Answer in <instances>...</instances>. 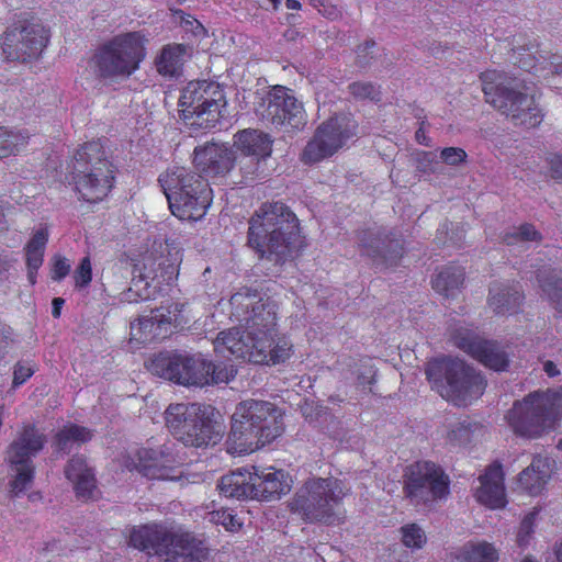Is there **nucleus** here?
<instances>
[{
    "label": "nucleus",
    "mask_w": 562,
    "mask_h": 562,
    "mask_svg": "<svg viewBox=\"0 0 562 562\" xmlns=\"http://www.w3.org/2000/svg\"><path fill=\"white\" fill-rule=\"evenodd\" d=\"M233 315L244 327L221 331L214 340V350L228 352L237 359L256 364H277L292 355V344L285 337L276 336L277 305L270 297L257 291L244 289L231 297Z\"/></svg>",
    "instance_id": "1"
},
{
    "label": "nucleus",
    "mask_w": 562,
    "mask_h": 562,
    "mask_svg": "<svg viewBox=\"0 0 562 562\" xmlns=\"http://www.w3.org/2000/svg\"><path fill=\"white\" fill-rule=\"evenodd\" d=\"M299 233L295 214L282 202L265 203L249 222L248 244L276 263L291 256Z\"/></svg>",
    "instance_id": "2"
},
{
    "label": "nucleus",
    "mask_w": 562,
    "mask_h": 562,
    "mask_svg": "<svg viewBox=\"0 0 562 562\" xmlns=\"http://www.w3.org/2000/svg\"><path fill=\"white\" fill-rule=\"evenodd\" d=\"M283 431V416L270 402L246 400L240 402L232 416L228 441L237 453L254 452L271 442Z\"/></svg>",
    "instance_id": "3"
},
{
    "label": "nucleus",
    "mask_w": 562,
    "mask_h": 562,
    "mask_svg": "<svg viewBox=\"0 0 562 562\" xmlns=\"http://www.w3.org/2000/svg\"><path fill=\"white\" fill-rule=\"evenodd\" d=\"M480 80L486 102L514 124L526 127L540 124L542 114L535 100L533 87L525 79L498 70H486L480 75Z\"/></svg>",
    "instance_id": "4"
},
{
    "label": "nucleus",
    "mask_w": 562,
    "mask_h": 562,
    "mask_svg": "<svg viewBox=\"0 0 562 562\" xmlns=\"http://www.w3.org/2000/svg\"><path fill=\"white\" fill-rule=\"evenodd\" d=\"M158 180L175 216L182 221L204 217L213 194L202 176L184 167H172L160 175Z\"/></svg>",
    "instance_id": "5"
},
{
    "label": "nucleus",
    "mask_w": 562,
    "mask_h": 562,
    "mask_svg": "<svg viewBox=\"0 0 562 562\" xmlns=\"http://www.w3.org/2000/svg\"><path fill=\"white\" fill-rule=\"evenodd\" d=\"M426 375L441 397L458 406H465L480 397L486 386L483 376L458 358L428 362Z\"/></svg>",
    "instance_id": "6"
},
{
    "label": "nucleus",
    "mask_w": 562,
    "mask_h": 562,
    "mask_svg": "<svg viewBox=\"0 0 562 562\" xmlns=\"http://www.w3.org/2000/svg\"><path fill=\"white\" fill-rule=\"evenodd\" d=\"M562 415V391H536L517 401L506 419L515 434L537 438L554 428Z\"/></svg>",
    "instance_id": "7"
},
{
    "label": "nucleus",
    "mask_w": 562,
    "mask_h": 562,
    "mask_svg": "<svg viewBox=\"0 0 562 562\" xmlns=\"http://www.w3.org/2000/svg\"><path fill=\"white\" fill-rule=\"evenodd\" d=\"M145 56L144 36L139 32H127L100 45L90 65L99 78L126 79L139 68Z\"/></svg>",
    "instance_id": "8"
},
{
    "label": "nucleus",
    "mask_w": 562,
    "mask_h": 562,
    "mask_svg": "<svg viewBox=\"0 0 562 562\" xmlns=\"http://www.w3.org/2000/svg\"><path fill=\"white\" fill-rule=\"evenodd\" d=\"M213 411L199 403L170 404L165 412L166 425L184 446L215 445L221 439L222 427L212 418Z\"/></svg>",
    "instance_id": "9"
},
{
    "label": "nucleus",
    "mask_w": 562,
    "mask_h": 562,
    "mask_svg": "<svg viewBox=\"0 0 562 562\" xmlns=\"http://www.w3.org/2000/svg\"><path fill=\"white\" fill-rule=\"evenodd\" d=\"M348 492L345 482L336 477H311L296 491L290 508L304 521L333 522Z\"/></svg>",
    "instance_id": "10"
},
{
    "label": "nucleus",
    "mask_w": 562,
    "mask_h": 562,
    "mask_svg": "<svg viewBox=\"0 0 562 562\" xmlns=\"http://www.w3.org/2000/svg\"><path fill=\"white\" fill-rule=\"evenodd\" d=\"M112 164L99 142L86 143L75 155L74 181L80 198L89 203L103 200L112 188Z\"/></svg>",
    "instance_id": "11"
},
{
    "label": "nucleus",
    "mask_w": 562,
    "mask_h": 562,
    "mask_svg": "<svg viewBox=\"0 0 562 562\" xmlns=\"http://www.w3.org/2000/svg\"><path fill=\"white\" fill-rule=\"evenodd\" d=\"M46 436L34 425L25 424L15 434L4 451V462L12 472L10 494L18 497L33 483L35 464L33 459L44 449Z\"/></svg>",
    "instance_id": "12"
},
{
    "label": "nucleus",
    "mask_w": 562,
    "mask_h": 562,
    "mask_svg": "<svg viewBox=\"0 0 562 562\" xmlns=\"http://www.w3.org/2000/svg\"><path fill=\"white\" fill-rule=\"evenodd\" d=\"M226 101L215 82L191 81L182 90L179 106L184 124L191 130H211L222 117Z\"/></svg>",
    "instance_id": "13"
},
{
    "label": "nucleus",
    "mask_w": 562,
    "mask_h": 562,
    "mask_svg": "<svg viewBox=\"0 0 562 562\" xmlns=\"http://www.w3.org/2000/svg\"><path fill=\"white\" fill-rule=\"evenodd\" d=\"M449 477L430 461H418L406 468L404 491L414 505H430L449 495Z\"/></svg>",
    "instance_id": "14"
},
{
    "label": "nucleus",
    "mask_w": 562,
    "mask_h": 562,
    "mask_svg": "<svg viewBox=\"0 0 562 562\" xmlns=\"http://www.w3.org/2000/svg\"><path fill=\"white\" fill-rule=\"evenodd\" d=\"M258 117L276 128L299 130L306 123V114L301 102L283 86L270 89L257 103Z\"/></svg>",
    "instance_id": "15"
},
{
    "label": "nucleus",
    "mask_w": 562,
    "mask_h": 562,
    "mask_svg": "<svg viewBox=\"0 0 562 562\" xmlns=\"http://www.w3.org/2000/svg\"><path fill=\"white\" fill-rule=\"evenodd\" d=\"M207 360L201 355L161 352L151 359L149 371L182 385L207 384Z\"/></svg>",
    "instance_id": "16"
},
{
    "label": "nucleus",
    "mask_w": 562,
    "mask_h": 562,
    "mask_svg": "<svg viewBox=\"0 0 562 562\" xmlns=\"http://www.w3.org/2000/svg\"><path fill=\"white\" fill-rule=\"evenodd\" d=\"M356 134V123L347 116H334L323 122L306 144L301 160L316 164L333 156Z\"/></svg>",
    "instance_id": "17"
},
{
    "label": "nucleus",
    "mask_w": 562,
    "mask_h": 562,
    "mask_svg": "<svg viewBox=\"0 0 562 562\" xmlns=\"http://www.w3.org/2000/svg\"><path fill=\"white\" fill-rule=\"evenodd\" d=\"M48 38V31L42 24L19 21L4 33L2 50L7 59L24 63L37 58Z\"/></svg>",
    "instance_id": "18"
},
{
    "label": "nucleus",
    "mask_w": 562,
    "mask_h": 562,
    "mask_svg": "<svg viewBox=\"0 0 562 562\" xmlns=\"http://www.w3.org/2000/svg\"><path fill=\"white\" fill-rule=\"evenodd\" d=\"M136 457L135 469L150 480L179 481L181 485L189 482L180 469L183 459L173 445H164L157 449L140 448Z\"/></svg>",
    "instance_id": "19"
},
{
    "label": "nucleus",
    "mask_w": 562,
    "mask_h": 562,
    "mask_svg": "<svg viewBox=\"0 0 562 562\" xmlns=\"http://www.w3.org/2000/svg\"><path fill=\"white\" fill-rule=\"evenodd\" d=\"M130 544L148 554L166 555L164 562H201L200 558L184 548L170 549L173 536L157 525L134 528L130 533Z\"/></svg>",
    "instance_id": "20"
},
{
    "label": "nucleus",
    "mask_w": 562,
    "mask_h": 562,
    "mask_svg": "<svg viewBox=\"0 0 562 562\" xmlns=\"http://www.w3.org/2000/svg\"><path fill=\"white\" fill-rule=\"evenodd\" d=\"M360 252L375 265L394 266L404 254V243L383 228L360 231L357 235Z\"/></svg>",
    "instance_id": "21"
},
{
    "label": "nucleus",
    "mask_w": 562,
    "mask_h": 562,
    "mask_svg": "<svg viewBox=\"0 0 562 562\" xmlns=\"http://www.w3.org/2000/svg\"><path fill=\"white\" fill-rule=\"evenodd\" d=\"M453 340L458 348L471 355L485 367L494 371H504L508 368V353L499 344L481 339L469 330H458Z\"/></svg>",
    "instance_id": "22"
},
{
    "label": "nucleus",
    "mask_w": 562,
    "mask_h": 562,
    "mask_svg": "<svg viewBox=\"0 0 562 562\" xmlns=\"http://www.w3.org/2000/svg\"><path fill=\"white\" fill-rule=\"evenodd\" d=\"M235 151L225 144L207 143L195 147L194 165L207 175H225L234 166Z\"/></svg>",
    "instance_id": "23"
},
{
    "label": "nucleus",
    "mask_w": 562,
    "mask_h": 562,
    "mask_svg": "<svg viewBox=\"0 0 562 562\" xmlns=\"http://www.w3.org/2000/svg\"><path fill=\"white\" fill-rule=\"evenodd\" d=\"M172 319L164 308H157L151 315L144 316L131 324V340L138 344H149L166 338L170 333Z\"/></svg>",
    "instance_id": "24"
},
{
    "label": "nucleus",
    "mask_w": 562,
    "mask_h": 562,
    "mask_svg": "<svg viewBox=\"0 0 562 562\" xmlns=\"http://www.w3.org/2000/svg\"><path fill=\"white\" fill-rule=\"evenodd\" d=\"M290 488L286 474L282 470L270 468L251 472V498L260 501L277 499L288 493Z\"/></svg>",
    "instance_id": "25"
},
{
    "label": "nucleus",
    "mask_w": 562,
    "mask_h": 562,
    "mask_svg": "<svg viewBox=\"0 0 562 562\" xmlns=\"http://www.w3.org/2000/svg\"><path fill=\"white\" fill-rule=\"evenodd\" d=\"M512 59L515 65L526 71L541 72L548 70L551 74H562L561 57L548 52H539L537 45L515 49Z\"/></svg>",
    "instance_id": "26"
},
{
    "label": "nucleus",
    "mask_w": 562,
    "mask_h": 562,
    "mask_svg": "<svg viewBox=\"0 0 562 562\" xmlns=\"http://www.w3.org/2000/svg\"><path fill=\"white\" fill-rule=\"evenodd\" d=\"M479 480L481 485L476 490L477 501L491 508L503 507L506 501L504 475L501 464L490 465Z\"/></svg>",
    "instance_id": "27"
},
{
    "label": "nucleus",
    "mask_w": 562,
    "mask_h": 562,
    "mask_svg": "<svg viewBox=\"0 0 562 562\" xmlns=\"http://www.w3.org/2000/svg\"><path fill=\"white\" fill-rule=\"evenodd\" d=\"M273 140L269 134L259 130H244L235 135L234 145L241 154L252 157L259 165L270 157Z\"/></svg>",
    "instance_id": "28"
},
{
    "label": "nucleus",
    "mask_w": 562,
    "mask_h": 562,
    "mask_svg": "<svg viewBox=\"0 0 562 562\" xmlns=\"http://www.w3.org/2000/svg\"><path fill=\"white\" fill-rule=\"evenodd\" d=\"M553 472L552 460L548 457H536L529 467L520 472L518 484L531 496L541 494Z\"/></svg>",
    "instance_id": "29"
},
{
    "label": "nucleus",
    "mask_w": 562,
    "mask_h": 562,
    "mask_svg": "<svg viewBox=\"0 0 562 562\" xmlns=\"http://www.w3.org/2000/svg\"><path fill=\"white\" fill-rule=\"evenodd\" d=\"M64 472L67 480L72 483L77 497L88 499L93 496L97 481L93 470L83 457H72L66 464Z\"/></svg>",
    "instance_id": "30"
},
{
    "label": "nucleus",
    "mask_w": 562,
    "mask_h": 562,
    "mask_svg": "<svg viewBox=\"0 0 562 562\" xmlns=\"http://www.w3.org/2000/svg\"><path fill=\"white\" fill-rule=\"evenodd\" d=\"M522 299L516 285L495 283L490 289L488 304L496 314L515 313Z\"/></svg>",
    "instance_id": "31"
},
{
    "label": "nucleus",
    "mask_w": 562,
    "mask_h": 562,
    "mask_svg": "<svg viewBox=\"0 0 562 562\" xmlns=\"http://www.w3.org/2000/svg\"><path fill=\"white\" fill-rule=\"evenodd\" d=\"M217 487L225 497L251 498V472L236 471L223 475Z\"/></svg>",
    "instance_id": "32"
},
{
    "label": "nucleus",
    "mask_w": 562,
    "mask_h": 562,
    "mask_svg": "<svg viewBox=\"0 0 562 562\" xmlns=\"http://www.w3.org/2000/svg\"><path fill=\"white\" fill-rule=\"evenodd\" d=\"M48 233L45 228L36 231L25 246L27 278L31 284L36 282V272L43 265Z\"/></svg>",
    "instance_id": "33"
},
{
    "label": "nucleus",
    "mask_w": 562,
    "mask_h": 562,
    "mask_svg": "<svg viewBox=\"0 0 562 562\" xmlns=\"http://www.w3.org/2000/svg\"><path fill=\"white\" fill-rule=\"evenodd\" d=\"M184 47L166 45L155 59L157 71L166 78H178L182 72Z\"/></svg>",
    "instance_id": "34"
},
{
    "label": "nucleus",
    "mask_w": 562,
    "mask_h": 562,
    "mask_svg": "<svg viewBox=\"0 0 562 562\" xmlns=\"http://www.w3.org/2000/svg\"><path fill=\"white\" fill-rule=\"evenodd\" d=\"M464 281V270L460 266H447L432 279V288L447 297L454 296Z\"/></svg>",
    "instance_id": "35"
},
{
    "label": "nucleus",
    "mask_w": 562,
    "mask_h": 562,
    "mask_svg": "<svg viewBox=\"0 0 562 562\" xmlns=\"http://www.w3.org/2000/svg\"><path fill=\"white\" fill-rule=\"evenodd\" d=\"M91 431L82 426L69 424L64 426L55 437V447L57 451L69 453L82 443L89 441Z\"/></svg>",
    "instance_id": "36"
},
{
    "label": "nucleus",
    "mask_w": 562,
    "mask_h": 562,
    "mask_svg": "<svg viewBox=\"0 0 562 562\" xmlns=\"http://www.w3.org/2000/svg\"><path fill=\"white\" fill-rule=\"evenodd\" d=\"M457 559L459 562H496L498 552L486 541L468 542L461 548Z\"/></svg>",
    "instance_id": "37"
},
{
    "label": "nucleus",
    "mask_w": 562,
    "mask_h": 562,
    "mask_svg": "<svg viewBox=\"0 0 562 562\" xmlns=\"http://www.w3.org/2000/svg\"><path fill=\"white\" fill-rule=\"evenodd\" d=\"M539 286L553 307L562 314V278L549 270H541L537 274Z\"/></svg>",
    "instance_id": "38"
},
{
    "label": "nucleus",
    "mask_w": 562,
    "mask_h": 562,
    "mask_svg": "<svg viewBox=\"0 0 562 562\" xmlns=\"http://www.w3.org/2000/svg\"><path fill=\"white\" fill-rule=\"evenodd\" d=\"M27 133L8 126H0V158L16 155L26 144Z\"/></svg>",
    "instance_id": "39"
},
{
    "label": "nucleus",
    "mask_w": 562,
    "mask_h": 562,
    "mask_svg": "<svg viewBox=\"0 0 562 562\" xmlns=\"http://www.w3.org/2000/svg\"><path fill=\"white\" fill-rule=\"evenodd\" d=\"M540 234L530 224H524L519 227H513L502 236L503 243L507 245H515L520 241L538 240Z\"/></svg>",
    "instance_id": "40"
},
{
    "label": "nucleus",
    "mask_w": 562,
    "mask_h": 562,
    "mask_svg": "<svg viewBox=\"0 0 562 562\" xmlns=\"http://www.w3.org/2000/svg\"><path fill=\"white\" fill-rule=\"evenodd\" d=\"M402 542L409 549H422L427 541L425 531L417 524H407L401 528Z\"/></svg>",
    "instance_id": "41"
},
{
    "label": "nucleus",
    "mask_w": 562,
    "mask_h": 562,
    "mask_svg": "<svg viewBox=\"0 0 562 562\" xmlns=\"http://www.w3.org/2000/svg\"><path fill=\"white\" fill-rule=\"evenodd\" d=\"M351 373L356 376L357 384L361 387H366L375 381L376 370L370 359H361L353 363Z\"/></svg>",
    "instance_id": "42"
},
{
    "label": "nucleus",
    "mask_w": 562,
    "mask_h": 562,
    "mask_svg": "<svg viewBox=\"0 0 562 562\" xmlns=\"http://www.w3.org/2000/svg\"><path fill=\"white\" fill-rule=\"evenodd\" d=\"M538 513L537 509H533L522 518L516 537L518 547L524 549L530 543L532 533L535 532Z\"/></svg>",
    "instance_id": "43"
},
{
    "label": "nucleus",
    "mask_w": 562,
    "mask_h": 562,
    "mask_svg": "<svg viewBox=\"0 0 562 562\" xmlns=\"http://www.w3.org/2000/svg\"><path fill=\"white\" fill-rule=\"evenodd\" d=\"M207 384L212 383H227L232 380L236 370L233 366H226L223 363L215 364L211 361H207Z\"/></svg>",
    "instance_id": "44"
},
{
    "label": "nucleus",
    "mask_w": 562,
    "mask_h": 562,
    "mask_svg": "<svg viewBox=\"0 0 562 562\" xmlns=\"http://www.w3.org/2000/svg\"><path fill=\"white\" fill-rule=\"evenodd\" d=\"M349 92L359 100H372L378 101L380 98L379 89L371 82H352L348 87Z\"/></svg>",
    "instance_id": "45"
},
{
    "label": "nucleus",
    "mask_w": 562,
    "mask_h": 562,
    "mask_svg": "<svg viewBox=\"0 0 562 562\" xmlns=\"http://www.w3.org/2000/svg\"><path fill=\"white\" fill-rule=\"evenodd\" d=\"M210 520L216 525H222L228 531H236L241 527V522L229 509H220L210 513Z\"/></svg>",
    "instance_id": "46"
},
{
    "label": "nucleus",
    "mask_w": 562,
    "mask_h": 562,
    "mask_svg": "<svg viewBox=\"0 0 562 562\" xmlns=\"http://www.w3.org/2000/svg\"><path fill=\"white\" fill-rule=\"evenodd\" d=\"M376 53V43L374 41H366V43L358 47L356 63L360 68L370 67L373 65Z\"/></svg>",
    "instance_id": "47"
},
{
    "label": "nucleus",
    "mask_w": 562,
    "mask_h": 562,
    "mask_svg": "<svg viewBox=\"0 0 562 562\" xmlns=\"http://www.w3.org/2000/svg\"><path fill=\"white\" fill-rule=\"evenodd\" d=\"M470 431L462 423H454L450 425V429L447 432V439L452 445H463L469 441Z\"/></svg>",
    "instance_id": "48"
},
{
    "label": "nucleus",
    "mask_w": 562,
    "mask_h": 562,
    "mask_svg": "<svg viewBox=\"0 0 562 562\" xmlns=\"http://www.w3.org/2000/svg\"><path fill=\"white\" fill-rule=\"evenodd\" d=\"M92 278L91 262L89 257L81 259L79 267L75 272L76 285L79 288L87 286Z\"/></svg>",
    "instance_id": "49"
},
{
    "label": "nucleus",
    "mask_w": 562,
    "mask_h": 562,
    "mask_svg": "<svg viewBox=\"0 0 562 562\" xmlns=\"http://www.w3.org/2000/svg\"><path fill=\"white\" fill-rule=\"evenodd\" d=\"M442 161L450 166H458L465 161L467 153L460 147H446L441 150Z\"/></svg>",
    "instance_id": "50"
},
{
    "label": "nucleus",
    "mask_w": 562,
    "mask_h": 562,
    "mask_svg": "<svg viewBox=\"0 0 562 562\" xmlns=\"http://www.w3.org/2000/svg\"><path fill=\"white\" fill-rule=\"evenodd\" d=\"M34 373L33 367L29 362H18L13 371V385L23 384Z\"/></svg>",
    "instance_id": "51"
},
{
    "label": "nucleus",
    "mask_w": 562,
    "mask_h": 562,
    "mask_svg": "<svg viewBox=\"0 0 562 562\" xmlns=\"http://www.w3.org/2000/svg\"><path fill=\"white\" fill-rule=\"evenodd\" d=\"M69 271L70 265L67 259L60 256H55L52 268V279L55 281H60L69 273Z\"/></svg>",
    "instance_id": "52"
},
{
    "label": "nucleus",
    "mask_w": 562,
    "mask_h": 562,
    "mask_svg": "<svg viewBox=\"0 0 562 562\" xmlns=\"http://www.w3.org/2000/svg\"><path fill=\"white\" fill-rule=\"evenodd\" d=\"M551 177L562 180V154H551L548 157Z\"/></svg>",
    "instance_id": "53"
},
{
    "label": "nucleus",
    "mask_w": 562,
    "mask_h": 562,
    "mask_svg": "<svg viewBox=\"0 0 562 562\" xmlns=\"http://www.w3.org/2000/svg\"><path fill=\"white\" fill-rule=\"evenodd\" d=\"M12 344V333L4 328L0 329V361L5 357Z\"/></svg>",
    "instance_id": "54"
},
{
    "label": "nucleus",
    "mask_w": 562,
    "mask_h": 562,
    "mask_svg": "<svg viewBox=\"0 0 562 562\" xmlns=\"http://www.w3.org/2000/svg\"><path fill=\"white\" fill-rule=\"evenodd\" d=\"M543 370L551 378L557 376L560 373V371L557 368V364L551 360H547L543 363Z\"/></svg>",
    "instance_id": "55"
},
{
    "label": "nucleus",
    "mask_w": 562,
    "mask_h": 562,
    "mask_svg": "<svg viewBox=\"0 0 562 562\" xmlns=\"http://www.w3.org/2000/svg\"><path fill=\"white\" fill-rule=\"evenodd\" d=\"M65 301L64 299L61 297H55L52 302L53 304V311H52V314L55 318L59 317L60 316V310H61V306L64 305Z\"/></svg>",
    "instance_id": "56"
},
{
    "label": "nucleus",
    "mask_w": 562,
    "mask_h": 562,
    "mask_svg": "<svg viewBox=\"0 0 562 562\" xmlns=\"http://www.w3.org/2000/svg\"><path fill=\"white\" fill-rule=\"evenodd\" d=\"M415 137H416V140L419 144L428 145L427 137H426L425 132H424V130L422 127L416 131Z\"/></svg>",
    "instance_id": "57"
},
{
    "label": "nucleus",
    "mask_w": 562,
    "mask_h": 562,
    "mask_svg": "<svg viewBox=\"0 0 562 562\" xmlns=\"http://www.w3.org/2000/svg\"><path fill=\"white\" fill-rule=\"evenodd\" d=\"M285 4L286 8L291 10H299L301 8V4L297 0H286Z\"/></svg>",
    "instance_id": "58"
},
{
    "label": "nucleus",
    "mask_w": 562,
    "mask_h": 562,
    "mask_svg": "<svg viewBox=\"0 0 562 562\" xmlns=\"http://www.w3.org/2000/svg\"><path fill=\"white\" fill-rule=\"evenodd\" d=\"M555 562H562V542L555 549Z\"/></svg>",
    "instance_id": "59"
},
{
    "label": "nucleus",
    "mask_w": 562,
    "mask_h": 562,
    "mask_svg": "<svg viewBox=\"0 0 562 562\" xmlns=\"http://www.w3.org/2000/svg\"><path fill=\"white\" fill-rule=\"evenodd\" d=\"M144 278H145L146 280H153V281H154V280L157 278V274H153V276H151V273H150V272H148V273H145V274H144Z\"/></svg>",
    "instance_id": "60"
},
{
    "label": "nucleus",
    "mask_w": 562,
    "mask_h": 562,
    "mask_svg": "<svg viewBox=\"0 0 562 562\" xmlns=\"http://www.w3.org/2000/svg\"><path fill=\"white\" fill-rule=\"evenodd\" d=\"M521 562H537V561L531 557H526Z\"/></svg>",
    "instance_id": "61"
},
{
    "label": "nucleus",
    "mask_w": 562,
    "mask_h": 562,
    "mask_svg": "<svg viewBox=\"0 0 562 562\" xmlns=\"http://www.w3.org/2000/svg\"><path fill=\"white\" fill-rule=\"evenodd\" d=\"M273 3L274 9L278 8L281 0H270Z\"/></svg>",
    "instance_id": "62"
}]
</instances>
